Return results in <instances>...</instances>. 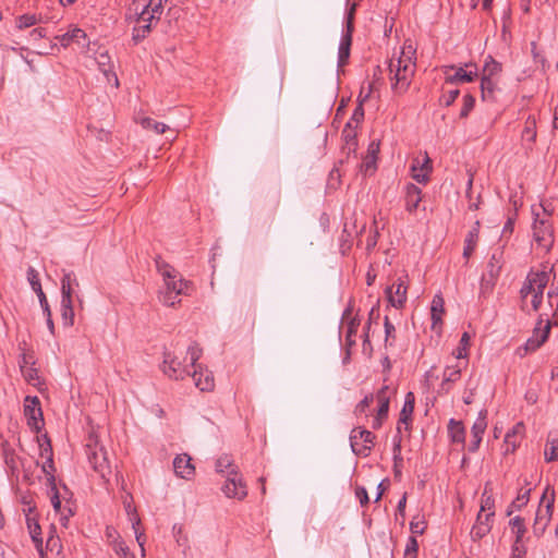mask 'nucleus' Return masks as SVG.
Segmentation results:
<instances>
[{
    "label": "nucleus",
    "mask_w": 558,
    "mask_h": 558,
    "mask_svg": "<svg viewBox=\"0 0 558 558\" xmlns=\"http://www.w3.org/2000/svg\"><path fill=\"white\" fill-rule=\"evenodd\" d=\"M416 49L410 40H405L397 59H391L389 70L392 74V90L404 94L411 85L416 69Z\"/></svg>",
    "instance_id": "1"
},
{
    "label": "nucleus",
    "mask_w": 558,
    "mask_h": 558,
    "mask_svg": "<svg viewBox=\"0 0 558 558\" xmlns=\"http://www.w3.org/2000/svg\"><path fill=\"white\" fill-rule=\"evenodd\" d=\"M186 355L191 360V366L194 368L191 376L195 386L202 391H211L215 387L214 375L207 368H203L201 364H196L202 355V349L196 342L189 345Z\"/></svg>",
    "instance_id": "2"
},
{
    "label": "nucleus",
    "mask_w": 558,
    "mask_h": 558,
    "mask_svg": "<svg viewBox=\"0 0 558 558\" xmlns=\"http://www.w3.org/2000/svg\"><path fill=\"white\" fill-rule=\"evenodd\" d=\"M191 282L178 278L165 280V289L159 292V301L166 306H174L181 302V295L190 293Z\"/></svg>",
    "instance_id": "3"
},
{
    "label": "nucleus",
    "mask_w": 558,
    "mask_h": 558,
    "mask_svg": "<svg viewBox=\"0 0 558 558\" xmlns=\"http://www.w3.org/2000/svg\"><path fill=\"white\" fill-rule=\"evenodd\" d=\"M85 452L92 468L105 477L106 471H109L107 452L102 446H99L97 437L93 434L89 435L85 445Z\"/></svg>",
    "instance_id": "4"
},
{
    "label": "nucleus",
    "mask_w": 558,
    "mask_h": 558,
    "mask_svg": "<svg viewBox=\"0 0 558 558\" xmlns=\"http://www.w3.org/2000/svg\"><path fill=\"white\" fill-rule=\"evenodd\" d=\"M186 360V356L183 359H180V356L175 355L171 352H165L163 353V361H162V373L169 377L170 379L180 380L184 379L185 376H191L190 372V364L184 363Z\"/></svg>",
    "instance_id": "5"
},
{
    "label": "nucleus",
    "mask_w": 558,
    "mask_h": 558,
    "mask_svg": "<svg viewBox=\"0 0 558 558\" xmlns=\"http://www.w3.org/2000/svg\"><path fill=\"white\" fill-rule=\"evenodd\" d=\"M548 283V275L545 271H530L520 289V295L524 300L545 289Z\"/></svg>",
    "instance_id": "6"
},
{
    "label": "nucleus",
    "mask_w": 558,
    "mask_h": 558,
    "mask_svg": "<svg viewBox=\"0 0 558 558\" xmlns=\"http://www.w3.org/2000/svg\"><path fill=\"white\" fill-rule=\"evenodd\" d=\"M221 489L228 498L242 500L247 495L246 485L243 483L242 478L238 474V470L235 469H232L229 473V476Z\"/></svg>",
    "instance_id": "7"
},
{
    "label": "nucleus",
    "mask_w": 558,
    "mask_h": 558,
    "mask_svg": "<svg viewBox=\"0 0 558 558\" xmlns=\"http://www.w3.org/2000/svg\"><path fill=\"white\" fill-rule=\"evenodd\" d=\"M448 70H453V74H448L446 71V84H459L473 82L477 77V66L474 63H468L464 68L454 65L447 66Z\"/></svg>",
    "instance_id": "8"
},
{
    "label": "nucleus",
    "mask_w": 558,
    "mask_h": 558,
    "mask_svg": "<svg viewBox=\"0 0 558 558\" xmlns=\"http://www.w3.org/2000/svg\"><path fill=\"white\" fill-rule=\"evenodd\" d=\"M538 214L533 223V238L543 248L548 250L553 244V228L547 219H538Z\"/></svg>",
    "instance_id": "9"
},
{
    "label": "nucleus",
    "mask_w": 558,
    "mask_h": 558,
    "mask_svg": "<svg viewBox=\"0 0 558 558\" xmlns=\"http://www.w3.org/2000/svg\"><path fill=\"white\" fill-rule=\"evenodd\" d=\"M24 414L31 428L40 430L44 426L43 411L37 397H26L24 405Z\"/></svg>",
    "instance_id": "10"
},
{
    "label": "nucleus",
    "mask_w": 558,
    "mask_h": 558,
    "mask_svg": "<svg viewBox=\"0 0 558 558\" xmlns=\"http://www.w3.org/2000/svg\"><path fill=\"white\" fill-rule=\"evenodd\" d=\"M555 495L554 490L551 492V497L548 499L544 509L541 507L536 511L534 524H533V533L537 537L542 536L550 521L553 510H554Z\"/></svg>",
    "instance_id": "11"
},
{
    "label": "nucleus",
    "mask_w": 558,
    "mask_h": 558,
    "mask_svg": "<svg viewBox=\"0 0 558 558\" xmlns=\"http://www.w3.org/2000/svg\"><path fill=\"white\" fill-rule=\"evenodd\" d=\"M432 172V160L425 153L423 158H415L411 165V177L418 183L426 184Z\"/></svg>",
    "instance_id": "12"
},
{
    "label": "nucleus",
    "mask_w": 558,
    "mask_h": 558,
    "mask_svg": "<svg viewBox=\"0 0 558 558\" xmlns=\"http://www.w3.org/2000/svg\"><path fill=\"white\" fill-rule=\"evenodd\" d=\"M407 291L408 287L401 278L387 287L386 295L391 306L402 308L407 301Z\"/></svg>",
    "instance_id": "13"
},
{
    "label": "nucleus",
    "mask_w": 558,
    "mask_h": 558,
    "mask_svg": "<svg viewBox=\"0 0 558 558\" xmlns=\"http://www.w3.org/2000/svg\"><path fill=\"white\" fill-rule=\"evenodd\" d=\"M494 515V511L487 512L485 514L478 512L476 521L470 532L471 538L473 541H480L490 532Z\"/></svg>",
    "instance_id": "14"
},
{
    "label": "nucleus",
    "mask_w": 558,
    "mask_h": 558,
    "mask_svg": "<svg viewBox=\"0 0 558 558\" xmlns=\"http://www.w3.org/2000/svg\"><path fill=\"white\" fill-rule=\"evenodd\" d=\"M486 415L487 411L482 410L471 428L472 440L469 445L470 452H475L480 448L483 434L485 433V429L487 427Z\"/></svg>",
    "instance_id": "15"
},
{
    "label": "nucleus",
    "mask_w": 558,
    "mask_h": 558,
    "mask_svg": "<svg viewBox=\"0 0 558 558\" xmlns=\"http://www.w3.org/2000/svg\"><path fill=\"white\" fill-rule=\"evenodd\" d=\"M173 470L177 476L184 480H191L195 474V466L187 453L178 454L173 459Z\"/></svg>",
    "instance_id": "16"
},
{
    "label": "nucleus",
    "mask_w": 558,
    "mask_h": 558,
    "mask_svg": "<svg viewBox=\"0 0 558 558\" xmlns=\"http://www.w3.org/2000/svg\"><path fill=\"white\" fill-rule=\"evenodd\" d=\"M542 318L539 319L537 326L534 328L533 336L526 341L525 348L527 351H535L538 349L548 338L551 324L549 320L546 322L543 328L539 327L542 324Z\"/></svg>",
    "instance_id": "17"
},
{
    "label": "nucleus",
    "mask_w": 558,
    "mask_h": 558,
    "mask_svg": "<svg viewBox=\"0 0 558 558\" xmlns=\"http://www.w3.org/2000/svg\"><path fill=\"white\" fill-rule=\"evenodd\" d=\"M414 405H415V396L412 391H409L405 395L404 403H403L402 410L400 412V417H399L398 427H397L398 434L401 433V424H404L405 429H409V425L412 422V414L414 411Z\"/></svg>",
    "instance_id": "18"
},
{
    "label": "nucleus",
    "mask_w": 558,
    "mask_h": 558,
    "mask_svg": "<svg viewBox=\"0 0 558 558\" xmlns=\"http://www.w3.org/2000/svg\"><path fill=\"white\" fill-rule=\"evenodd\" d=\"M26 524L32 537V541L35 544V547L41 553L43 551V537H41V527L38 523V520L35 514H33V510L29 509V513L26 514Z\"/></svg>",
    "instance_id": "19"
},
{
    "label": "nucleus",
    "mask_w": 558,
    "mask_h": 558,
    "mask_svg": "<svg viewBox=\"0 0 558 558\" xmlns=\"http://www.w3.org/2000/svg\"><path fill=\"white\" fill-rule=\"evenodd\" d=\"M524 486L521 487L518 492L515 499L511 502V505L507 509V515H511L514 510H521L530 500V495L532 488L530 486V482L524 478Z\"/></svg>",
    "instance_id": "20"
},
{
    "label": "nucleus",
    "mask_w": 558,
    "mask_h": 558,
    "mask_svg": "<svg viewBox=\"0 0 558 558\" xmlns=\"http://www.w3.org/2000/svg\"><path fill=\"white\" fill-rule=\"evenodd\" d=\"M461 372V362H457L456 365L446 366L442 374V383L440 385V389L448 392L450 390V384H453L460 379Z\"/></svg>",
    "instance_id": "21"
},
{
    "label": "nucleus",
    "mask_w": 558,
    "mask_h": 558,
    "mask_svg": "<svg viewBox=\"0 0 558 558\" xmlns=\"http://www.w3.org/2000/svg\"><path fill=\"white\" fill-rule=\"evenodd\" d=\"M480 227L481 223L478 220H476L473 225V227L469 230L466 238L464 240V248H463V257L469 259L470 256L473 254L477 241H478V233H480Z\"/></svg>",
    "instance_id": "22"
},
{
    "label": "nucleus",
    "mask_w": 558,
    "mask_h": 558,
    "mask_svg": "<svg viewBox=\"0 0 558 558\" xmlns=\"http://www.w3.org/2000/svg\"><path fill=\"white\" fill-rule=\"evenodd\" d=\"M86 38H87L86 33L82 28H78V27H74L71 31H69L62 35L56 36V39L60 43V45L62 47H68L72 43H76V44L81 45L82 40L86 41Z\"/></svg>",
    "instance_id": "23"
},
{
    "label": "nucleus",
    "mask_w": 558,
    "mask_h": 558,
    "mask_svg": "<svg viewBox=\"0 0 558 558\" xmlns=\"http://www.w3.org/2000/svg\"><path fill=\"white\" fill-rule=\"evenodd\" d=\"M422 199V191L413 183L405 186V208L408 211H414Z\"/></svg>",
    "instance_id": "24"
},
{
    "label": "nucleus",
    "mask_w": 558,
    "mask_h": 558,
    "mask_svg": "<svg viewBox=\"0 0 558 558\" xmlns=\"http://www.w3.org/2000/svg\"><path fill=\"white\" fill-rule=\"evenodd\" d=\"M502 255L504 252L501 248H497L493 252L488 263L487 269L484 275H487L490 278H498L502 268Z\"/></svg>",
    "instance_id": "25"
},
{
    "label": "nucleus",
    "mask_w": 558,
    "mask_h": 558,
    "mask_svg": "<svg viewBox=\"0 0 558 558\" xmlns=\"http://www.w3.org/2000/svg\"><path fill=\"white\" fill-rule=\"evenodd\" d=\"M390 388L389 386H383L376 393V400L378 402L377 415L387 418L389 412L390 402Z\"/></svg>",
    "instance_id": "26"
},
{
    "label": "nucleus",
    "mask_w": 558,
    "mask_h": 558,
    "mask_svg": "<svg viewBox=\"0 0 558 558\" xmlns=\"http://www.w3.org/2000/svg\"><path fill=\"white\" fill-rule=\"evenodd\" d=\"M355 433H359L360 439L363 441V445L357 449V454L367 457L374 447L376 436L371 430L362 427H356Z\"/></svg>",
    "instance_id": "27"
},
{
    "label": "nucleus",
    "mask_w": 558,
    "mask_h": 558,
    "mask_svg": "<svg viewBox=\"0 0 558 558\" xmlns=\"http://www.w3.org/2000/svg\"><path fill=\"white\" fill-rule=\"evenodd\" d=\"M352 45V34L351 33H343L339 50H338V65L343 66L348 63L349 57H350V49Z\"/></svg>",
    "instance_id": "28"
},
{
    "label": "nucleus",
    "mask_w": 558,
    "mask_h": 558,
    "mask_svg": "<svg viewBox=\"0 0 558 558\" xmlns=\"http://www.w3.org/2000/svg\"><path fill=\"white\" fill-rule=\"evenodd\" d=\"M27 275H28L29 283L39 299L40 306H41L43 311H48L49 304H48L47 298L41 289V284L39 282L36 271L33 268H29Z\"/></svg>",
    "instance_id": "29"
},
{
    "label": "nucleus",
    "mask_w": 558,
    "mask_h": 558,
    "mask_svg": "<svg viewBox=\"0 0 558 558\" xmlns=\"http://www.w3.org/2000/svg\"><path fill=\"white\" fill-rule=\"evenodd\" d=\"M445 301L441 295L436 294L433 298L432 306H430V314H432V320H433V329L436 328L438 324H441V315L445 313Z\"/></svg>",
    "instance_id": "30"
},
{
    "label": "nucleus",
    "mask_w": 558,
    "mask_h": 558,
    "mask_svg": "<svg viewBox=\"0 0 558 558\" xmlns=\"http://www.w3.org/2000/svg\"><path fill=\"white\" fill-rule=\"evenodd\" d=\"M356 129L351 128V123H345L342 130V138L344 141V149L348 150V154L354 153L357 147L356 141Z\"/></svg>",
    "instance_id": "31"
},
{
    "label": "nucleus",
    "mask_w": 558,
    "mask_h": 558,
    "mask_svg": "<svg viewBox=\"0 0 558 558\" xmlns=\"http://www.w3.org/2000/svg\"><path fill=\"white\" fill-rule=\"evenodd\" d=\"M61 317L63 325L70 327L74 323V310L72 298L61 299Z\"/></svg>",
    "instance_id": "32"
},
{
    "label": "nucleus",
    "mask_w": 558,
    "mask_h": 558,
    "mask_svg": "<svg viewBox=\"0 0 558 558\" xmlns=\"http://www.w3.org/2000/svg\"><path fill=\"white\" fill-rule=\"evenodd\" d=\"M448 432L453 442H464L465 429L461 422L451 418L449 421Z\"/></svg>",
    "instance_id": "33"
},
{
    "label": "nucleus",
    "mask_w": 558,
    "mask_h": 558,
    "mask_svg": "<svg viewBox=\"0 0 558 558\" xmlns=\"http://www.w3.org/2000/svg\"><path fill=\"white\" fill-rule=\"evenodd\" d=\"M497 87V83L492 77H482L481 80V92L483 100H494L495 89Z\"/></svg>",
    "instance_id": "34"
},
{
    "label": "nucleus",
    "mask_w": 558,
    "mask_h": 558,
    "mask_svg": "<svg viewBox=\"0 0 558 558\" xmlns=\"http://www.w3.org/2000/svg\"><path fill=\"white\" fill-rule=\"evenodd\" d=\"M501 63L496 61L492 56H488L484 68H483V75L482 77H492L494 78L496 75H498L501 72Z\"/></svg>",
    "instance_id": "35"
},
{
    "label": "nucleus",
    "mask_w": 558,
    "mask_h": 558,
    "mask_svg": "<svg viewBox=\"0 0 558 558\" xmlns=\"http://www.w3.org/2000/svg\"><path fill=\"white\" fill-rule=\"evenodd\" d=\"M156 268L158 272L162 276L163 281L171 278H178L179 274L178 271L168 263L165 260H161L160 258L156 259Z\"/></svg>",
    "instance_id": "36"
},
{
    "label": "nucleus",
    "mask_w": 558,
    "mask_h": 558,
    "mask_svg": "<svg viewBox=\"0 0 558 558\" xmlns=\"http://www.w3.org/2000/svg\"><path fill=\"white\" fill-rule=\"evenodd\" d=\"M509 524L511 525L512 527V531L514 532L515 534V539L517 543H521L522 542V538L526 532V529H525V524H524V519L517 515L514 518H512L509 522Z\"/></svg>",
    "instance_id": "37"
},
{
    "label": "nucleus",
    "mask_w": 558,
    "mask_h": 558,
    "mask_svg": "<svg viewBox=\"0 0 558 558\" xmlns=\"http://www.w3.org/2000/svg\"><path fill=\"white\" fill-rule=\"evenodd\" d=\"M141 125L144 129L154 131L157 134H162L168 129V126L165 123L158 122L151 118H143L141 120Z\"/></svg>",
    "instance_id": "38"
},
{
    "label": "nucleus",
    "mask_w": 558,
    "mask_h": 558,
    "mask_svg": "<svg viewBox=\"0 0 558 558\" xmlns=\"http://www.w3.org/2000/svg\"><path fill=\"white\" fill-rule=\"evenodd\" d=\"M215 468L218 473L228 472V474L232 471V469L236 470V468L233 465L231 457L228 454L219 457L216 460Z\"/></svg>",
    "instance_id": "39"
},
{
    "label": "nucleus",
    "mask_w": 558,
    "mask_h": 558,
    "mask_svg": "<svg viewBox=\"0 0 558 558\" xmlns=\"http://www.w3.org/2000/svg\"><path fill=\"white\" fill-rule=\"evenodd\" d=\"M471 337L468 332H463L460 339L459 347L453 352L457 360H462L468 356V349L470 347Z\"/></svg>",
    "instance_id": "40"
},
{
    "label": "nucleus",
    "mask_w": 558,
    "mask_h": 558,
    "mask_svg": "<svg viewBox=\"0 0 558 558\" xmlns=\"http://www.w3.org/2000/svg\"><path fill=\"white\" fill-rule=\"evenodd\" d=\"M75 280L72 272H66L61 279V299L72 298V282Z\"/></svg>",
    "instance_id": "41"
},
{
    "label": "nucleus",
    "mask_w": 558,
    "mask_h": 558,
    "mask_svg": "<svg viewBox=\"0 0 558 558\" xmlns=\"http://www.w3.org/2000/svg\"><path fill=\"white\" fill-rule=\"evenodd\" d=\"M43 472L47 475V482L51 489H54V483H56V468L53 463V458H48L46 462L43 464L41 468Z\"/></svg>",
    "instance_id": "42"
},
{
    "label": "nucleus",
    "mask_w": 558,
    "mask_h": 558,
    "mask_svg": "<svg viewBox=\"0 0 558 558\" xmlns=\"http://www.w3.org/2000/svg\"><path fill=\"white\" fill-rule=\"evenodd\" d=\"M160 19V15L157 13L155 14L153 11L148 10L146 7H142V10L140 13H137L136 21L140 23H150L154 25V23H157Z\"/></svg>",
    "instance_id": "43"
},
{
    "label": "nucleus",
    "mask_w": 558,
    "mask_h": 558,
    "mask_svg": "<svg viewBox=\"0 0 558 558\" xmlns=\"http://www.w3.org/2000/svg\"><path fill=\"white\" fill-rule=\"evenodd\" d=\"M544 453L546 462L558 460V439H548Z\"/></svg>",
    "instance_id": "44"
},
{
    "label": "nucleus",
    "mask_w": 558,
    "mask_h": 558,
    "mask_svg": "<svg viewBox=\"0 0 558 558\" xmlns=\"http://www.w3.org/2000/svg\"><path fill=\"white\" fill-rule=\"evenodd\" d=\"M57 513L60 515V519H59L60 524L63 527H68L69 520L74 514V510L72 508L70 500H66L65 505H63L60 508V512H57Z\"/></svg>",
    "instance_id": "45"
},
{
    "label": "nucleus",
    "mask_w": 558,
    "mask_h": 558,
    "mask_svg": "<svg viewBox=\"0 0 558 558\" xmlns=\"http://www.w3.org/2000/svg\"><path fill=\"white\" fill-rule=\"evenodd\" d=\"M495 500L493 498L492 493H488L487 487H485L483 494H482V500H481V510L480 512H490L494 511Z\"/></svg>",
    "instance_id": "46"
},
{
    "label": "nucleus",
    "mask_w": 558,
    "mask_h": 558,
    "mask_svg": "<svg viewBox=\"0 0 558 558\" xmlns=\"http://www.w3.org/2000/svg\"><path fill=\"white\" fill-rule=\"evenodd\" d=\"M113 550L120 558H135L122 539L113 541Z\"/></svg>",
    "instance_id": "47"
},
{
    "label": "nucleus",
    "mask_w": 558,
    "mask_h": 558,
    "mask_svg": "<svg viewBox=\"0 0 558 558\" xmlns=\"http://www.w3.org/2000/svg\"><path fill=\"white\" fill-rule=\"evenodd\" d=\"M39 20L35 14H23L16 19V27L19 29L28 28L35 25Z\"/></svg>",
    "instance_id": "48"
},
{
    "label": "nucleus",
    "mask_w": 558,
    "mask_h": 558,
    "mask_svg": "<svg viewBox=\"0 0 558 558\" xmlns=\"http://www.w3.org/2000/svg\"><path fill=\"white\" fill-rule=\"evenodd\" d=\"M475 105V98L471 94H466L463 97V105L460 111V118L464 119L473 110Z\"/></svg>",
    "instance_id": "49"
},
{
    "label": "nucleus",
    "mask_w": 558,
    "mask_h": 558,
    "mask_svg": "<svg viewBox=\"0 0 558 558\" xmlns=\"http://www.w3.org/2000/svg\"><path fill=\"white\" fill-rule=\"evenodd\" d=\"M364 119V108L362 107V101L355 107L350 120L347 123H351V128L357 129L359 124Z\"/></svg>",
    "instance_id": "50"
},
{
    "label": "nucleus",
    "mask_w": 558,
    "mask_h": 558,
    "mask_svg": "<svg viewBox=\"0 0 558 558\" xmlns=\"http://www.w3.org/2000/svg\"><path fill=\"white\" fill-rule=\"evenodd\" d=\"M106 60H109V57L107 54H100L98 64L102 73L109 78V75H112L114 77L116 84L118 85V78L116 74L112 72V66L106 62Z\"/></svg>",
    "instance_id": "51"
},
{
    "label": "nucleus",
    "mask_w": 558,
    "mask_h": 558,
    "mask_svg": "<svg viewBox=\"0 0 558 558\" xmlns=\"http://www.w3.org/2000/svg\"><path fill=\"white\" fill-rule=\"evenodd\" d=\"M384 326H385V342L386 344H392V340H395L396 336V328L393 326V324L389 320L388 316H385V322H384Z\"/></svg>",
    "instance_id": "52"
},
{
    "label": "nucleus",
    "mask_w": 558,
    "mask_h": 558,
    "mask_svg": "<svg viewBox=\"0 0 558 558\" xmlns=\"http://www.w3.org/2000/svg\"><path fill=\"white\" fill-rule=\"evenodd\" d=\"M418 549V543L415 537L411 536L408 539L405 550H404V558H416V553Z\"/></svg>",
    "instance_id": "53"
},
{
    "label": "nucleus",
    "mask_w": 558,
    "mask_h": 558,
    "mask_svg": "<svg viewBox=\"0 0 558 558\" xmlns=\"http://www.w3.org/2000/svg\"><path fill=\"white\" fill-rule=\"evenodd\" d=\"M131 520H132V525H133L134 533H135V538L142 548V553L144 554V551H145V549H144L145 535L143 532H140L137 529V525H140L141 520L136 514H134V518H131Z\"/></svg>",
    "instance_id": "54"
},
{
    "label": "nucleus",
    "mask_w": 558,
    "mask_h": 558,
    "mask_svg": "<svg viewBox=\"0 0 558 558\" xmlns=\"http://www.w3.org/2000/svg\"><path fill=\"white\" fill-rule=\"evenodd\" d=\"M374 396L372 393L366 395L363 400H361L354 410L355 414H362L365 413V411L368 409V407L373 403Z\"/></svg>",
    "instance_id": "55"
},
{
    "label": "nucleus",
    "mask_w": 558,
    "mask_h": 558,
    "mask_svg": "<svg viewBox=\"0 0 558 558\" xmlns=\"http://www.w3.org/2000/svg\"><path fill=\"white\" fill-rule=\"evenodd\" d=\"M497 279L498 278H490L487 275H483L482 281H481V292L483 294L492 292L496 284Z\"/></svg>",
    "instance_id": "56"
},
{
    "label": "nucleus",
    "mask_w": 558,
    "mask_h": 558,
    "mask_svg": "<svg viewBox=\"0 0 558 558\" xmlns=\"http://www.w3.org/2000/svg\"><path fill=\"white\" fill-rule=\"evenodd\" d=\"M426 529V523L423 519L413 518L410 523V530L413 534H423Z\"/></svg>",
    "instance_id": "57"
},
{
    "label": "nucleus",
    "mask_w": 558,
    "mask_h": 558,
    "mask_svg": "<svg viewBox=\"0 0 558 558\" xmlns=\"http://www.w3.org/2000/svg\"><path fill=\"white\" fill-rule=\"evenodd\" d=\"M167 1L168 0H149L147 4H144V7L161 16L163 12V3Z\"/></svg>",
    "instance_id": "58"
},
{
    "label": "nucleus",
    "mask_w": 558,
    "mask_h": 558,
    "mask_svg": "<svg viewBox=\"0 0 558 558\" xmlns=\"http://www.w3.org/2000/svg\"><path fill=\"white\" fill-rule=\"evenodd\" d=\"M46 548L49 549L50 551H59L61 549L60 537L58 535H49L47 537Z\"/></svg>",
    "instance_id": "59"
},
{
    "label": "nucleus",
    "mask_w": 558,
    "mask_h": 558,
    "mask_svg": "<svg viewBox=\"0 0 558 558\" xmlns=\"http://www.w3.org/2000/svg\"><path fill=\"white\" fill-rule=\"evenodd\" d=\"M519 438L513 437V434L507 433L505 436L506 453L513 452L519 446Z\"/></svg>",
    "instance_id": "60"
},
{
    "label": "nucleus",
    "mask_w": 558,
    "mask_h": 558,
    "mask_svg": "<svg viewBox=\"0 0 558 558\" xmlns=\"http://www.w3.org/2000/svg\"><path fill=\"white\" fill-rule=\"evenodd\" d=\"M459 94H460L459 89H457V88L451 89L442 95L441 101L444 102L445 106L449 107L456 101Z\"/></svg>",
    "instance_id": "61"
},
{
    "label": "nucleus",
    "mask_w": 558,
    "mask_h": 558,
    "mask_svg": "<svg viewBox=\"0 0 558 558\" xmlns=\"http://www.w3.org/2000/svg\"><path fill=\"white\" fill-rule=\"evenodd\" d=\"M51 504L56 512H60V508L62 507L61 498L57 488V484L54 483V489H51Z\"/></svg>",
    "instance_id": "62"
},
{
    "label": "nucleus",
    "mask_w": 558,
    "mask_h": 558,
    "mask_svg": "<svg viewBox=\"0 0 558 558\" xmlns=\"http://www.w3.org/2000/svg\"><path fill=\"white\" fill-rule=\"evenodd\" d=\"M359 326H360V319L357 317H352L348 323L345 338L354 337L357 332Z\"/></svg>",
    "instance_id": "63"
},
{
    "label": "nucleus",
    "mask_w": 558,
    "mask_h": 558,
    "mask_svg": "<svg viewBox=\"0 0 558 558\" xmlns=\"http://www.w3.org/2000/svg\"><path fill=\"white\" fill-rule=\"evenodd\" d=\"M355 495L359 498L362 507L366 506L369 502L367 490L364 487L357 486L355 489Z\"/></svg>",
    "instance_id": "64"
}]
</instances>
